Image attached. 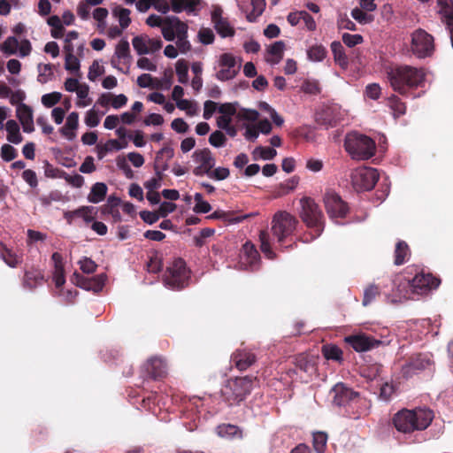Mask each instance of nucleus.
<instances>
[{
	"mask_svg": "<svg viewBox=\"0 0 453 453\" xmlns=\"http://www.w3.org/2000/svg\"><path fill=\"white\" fill-rule=\"evenodd\" d=\"M379 294V288L376 285H369L364 292L363 305L367 306L370 304Z\"/></svg>",
	"mask_w": 453,
	"mask_h": 453,
	"instance_id": "obj_55",
	"label": "nucleus"
},
{
	"mask_svg": "<svg viewBox=\"0 0 453 453\" xmlns=\"http://www.w3.org/2000/svg\"><path fill=\"white\" fill-rule=\"evenodd\" d=\"M440 284V280L434 278L429 273H418L411 281L401 283L398 286L399 295L392 299L393 303L402 302L411 298L408 291L402 292L401 288L405 289L407 287L411 288L412 293L417 295H423L433 288H436Z\"/></svg>",
	"mask_w": 453,
	"mask_h": 453,
	"instance_id": "obj_5",
	"label": "nucleus"
},
{
	"mask_svg": "<svg viewBox=\"0 0 453 453\" xmlns=\"http://www.w3.org/2000/svg\"><path fill=\"white\" fill-rule=\"evenodd\" d=\"M351 17L362 25L370 24L374 20L373 15L368 13V12L361 10L358 7H356L351 11Z\"/></svg>",
	"mask_w": 453,
	"mask_h": 453,
	"instance_id": "obj_40",
	"label": "nucleus"
},
{
	"mask_svg": "<svg viewBox=\"0 0 453 453\" xmlns=\"http://www.w3.org/2000/svg\"><path fill=\"white\" fill-rule=\"evenodd\" d=\"M332 51L334 53V60L336 63H338L341 66L345 67L348 65V58L343 52L342 46L338 42H334L331 44Z\"/></svg>",
	"mask_w": 453,
	"mask_h": 453,
	"instance_id": "obj_42",
	"label": "nucleus"
},
{
	"mask_svg": "<svg viewBox=\"0 0 453 453\" xmlns=\"http://www.w3.org/2000/svg\"><path fill=\"white\" fill-rule=\"evenodd\" d=\"M276 155L277 151L270 147L258 146L252 151V156L255 160L259 158L263 160H271L274 158Z\"/></svg>",
	"mask_w": 453,
	"mask_h": 453,
	"instance_id": "obj_36",
	"label": "nucleus"
},
{
	"mask_svg": "<svg viewBox=\"0 0 453 453\" xmlns=\"http://www.w3.org/2000/svg\"><path fill=\"white\" fill-rule=\"evenodd\" d=\"M69 214H73L83 219L86 223H90L94 220L96 210L94 207H81L73 212L65 213L67 218Z\"/></svg>",
	"mask_w": 453,
	"mask_h": 453,
	"instance_id": "obj_44",
	"label": "nucleus"
},
{
	"mask_svg": "<svg viewBox=\"0 0 453 453\" xmlns=\"http://www.w3.org/2000/svg\"><path fill=\"white\" fill-rule=\"evenodd\" d=\"M342 42L348 46V47H354L357 44L362 43L363 37L360 35H351V34H344L342 35Z\"/></svg>",
	"mask_w": 453,
	"mask_h": 453,
	"instance_id": "obj_64",
	"label": "nucleus"
},
{
	"mask_svg": "<svg viewBox=\"0 0 453 453\" xmlns=\"http://www.w3.org/2000/svg\"><path fill=\"white\" fill-rule=\"evenodd\" d=\"M214 27L217 32L222 37L233 36L234 34V28L230 26L226 19L218 20V22L213 23Z\"/></svg>",
	"mask_w": 453,
	"mask_h": 453,
	"instance_id": "obj_48",
	"label": "nucleus"
},
{
	"mask_svg": "<svg viewBox=\"0 0 453 453\" xmlns=\"http://www.w3.org/2000/svg\"><path fill=\"white\" fill-rule=\"evenodd\" d=\"M326 56V50L320 44L311 46L307 50V57L310 61L321 62Z\"/></svg>",
	"mask_w": 453,
	"mask_h": 453,
	"instance_id": "obj_34",
	"label": "nucleus"
},
{
	"mask_svg": "<svg viewBox=\"0 0 453 453\" xmlns=\"http://www.w3.org/2000/svg\"><path fill=\"white\" fill-rule=\"evenodd\" d=\"M284 50L285 43L282 41L275 42L267 48L265 61L272 65L279 64L283 58Z\"/></svg>",
	"mask_w": 453,
	"mask_h": 453,
	"instance_id": "obj_23",
	"label": "nucleus"
},
{
	"mask_svg": "<svg viewBox=\"0 0 453 453\" xmlns=\"http://www.w3.org/2000/svg\"><path fill=\"white\" fill-rule=\"evenodd\" d=\"M176 106L181 110L185 111L188 116H196L199 112V107L196 103L189 101L188 99L178 100Z\"/></svg>",
	"mask_w": 453,
	"mask_h": 453,
	"instance_id": "obj_45",
	"label": "nucleus"
},
{
	"mask_svg": "<svg viewBox=\"0 0 453 453\" xmlns=\"http://www.w3.org/2000/svg\"><path fill=\"white\" fill-rule=\"evenodd\" d=\"M130 13L131 12L128 9L120 6H117L112 10V15L118 19L122 29H126L130 25Z\"/></svg>",
	"mask_w": 453,
	"mask_h": 453,
	"instance_id": "obj_33",
	"label": "nucleus"
},
{
	"mask_svg": "<svg viewBox=\"0 0 453 453\" xmlns=\"http://www.w3.org/2000/svg\"><path fill=\"white\" fill-rule=\"evenodd\" d=\"M176 39V47L181 54H186L191 50V44L188 40V34L178 35Z\"/></svg>",
	"mask_w": 453,
	"mask_h": 453,
	"instance_id": "obj_59",
	"label": "nucleus"
},
{
	"mask_svg": "<svg viewBox=\"0 0 453 453\" xmlns=\"http://www.w3.org/2000/svg\"><path fill=\"white\" fill-rule=\"evenodd\" d=\"M302 90L306 94L317 95L320 88L318 81L307 80L303 83Z\"/></svg>",
	"mask_w": 453,
	"mask_h": 453,
	"instance_id": "obj_63",
	"label": "nucleus"
},
{
	"mask_svg": "<svg viewBox=\"0 0 453 453\" xmlns=\"http://www.w3.org/2000/svg\"><path fill=\"white\" fill-rule=\"evenodd\" d=\"M252 11L247 14V19L254 22L263 13L265 8V0H251Z\"/></svg>",
	"mask_w": 453,
	"mask_h": 453,
	"instance_id": "obj_39",
	"label": "nucleus"
},
{
	"mask_svg": "<svg viewBox=\"0 0 453 453\" xmlns=\"http://www.w3.org/2000/svg\"><path fill=\"white\" fill-rule=\"evenodd\" d=\"M235 366L241 370H246L255 362V356L247 350H237L232 356Z\"/></svg>",
	"mask_w": 453,
	"mask_h": 453,
	"instance_id": "obj_24",
	"label": "nucleus"
},
{
	"mask_svg": "<svg viewBox=\"0 0 453 453\" xmlns=\"http://www.w3.org/2000/svg\"><path fill=\"white\" fill-rule=\"evenodd\" d=\"M259 257L257 250L251 242H247L243 244L240 255V262L242 266L253 268L259 261Z\"/></svg>",
	"mask_w": 453,
	"mask_h": 453,
	"instance_id": "obj_21",
	"label": "nucleus"
},
{
	"mask_svg": "<svg viewBox=\"0 0 453 453\" xmlns=\"http://www.w3.org/2000/svg\"><path fill=\"white\" fill-rule=\"evenodd\" d=\"M260 239V248L262 252L268 257V258H273L274 253L273 252L271 249V244L269 242V234L266 231H261L259 234Z\"/></svg>",
	"mask_w": 453,
	"mask_h": 453,
	"instance_id": "obj_51",
	"label": "nucleus"
},
{
	"mask_svg": "<svg viewBox=\"0 0 453 453\" xmlns=\"http://www.w3.org/2000/svg\"><path fill=\"white\" fill-rule=\"evenodd\" d=\"M80 67H81L80 60L76 56H74V54L69 53V54L65 55V70L78 74L80 72Z\"/></svg>",
	"mask_w": 453,
	"mask_h": 453,
	"instance_id": "obj_52",
	"label": "nucleus"
},
{
	"mask_svg": "<svg viewBox=\"0 0 453 453\" xmlns=\"http://www.w3.org/2000/svg\"><path fill=\"white\" fill-rule=\"evenodd\" d=\"M226 137L221 131H214L209 137V142L215 148L223 147L226 144Z\"/></svg>",
	"mask_w": 453,
	"mask_h": 453,
	"instance_id": "obj_57",
	"label": "nucleus"
},
{
	"mask_svg": "<svg viewBox=\"0 0 453 453\" xmlns=\"http://www.w3.org/2000/svg\"><path fill=\"white\" fill-rule=\"evenodd\" d=\"M194 200L196 202L194 211L196 213H207L211 210V204L207 201L203 200L202 194L196 193Z\"/></svg>",
	"mask_w": 453,
	"mask_h": 453,
	"instance_id": "obj_49",
	"label": "nucleus"
},
{
	"mask_svg": "<svg viewBox=\"0 0 453 453\" xmlns=\"http://www.w3.org/2000/svg\"><path fill=\"white\" fill-rule=\"evenodd\" d=\"M388 106L395 118H399L406 112L405 104L395 95L388 98Z\"/></svg>",
	"mask_w": 453,
	"mask_h": 453,
	"instance_id": "obj_37",
	"label": "nucleus"
},
{
	"mask_svg": "<svg viewBox=\"0 0 453 453\" xmlns=\"http://www.w3.org/2000/svg\"><path fill=\"white\" fill-rule=\"evenodd\" d=\"M378 180V171L371 167L357 168L351 174L352 184L357 191L372 189Z\"/></svg>",
	"mask_w": 453,
	"mask_h": 453,
	"instance_id": "obj_10",
	"label": "nucleus"
},
{
	"mask_svg": "<svg viewBox=\"0 0 453 453\" xmlns=\"http://www.w3.org/2000/svg\"><path fill=\"white\" fill-rule=\"evenodd\" d=\"M437 9L448 27H453V0H437Z\"/></svg>",
	"mask_w": 453,
	"mask_h": 453,
	"instance_id": "obj_25",
	"label": "nucleus"
},
{
	"mask_svg": "<svg viewBox=\"0 0 453 453\" xmlns=\"http://www.w3.org/2000/svg\"><path fill=\"white\" fill-rule=\"evenodd\" d=\"M300 217L308 227L314 228L319 236L324 229V216L319 205L310 197L300 199Z\"/></svg>",
	"mask_w": 453,
	"mask_h": 453,
	"instance_id": "obj_6",
	"label": "nucleus"
},
{
	"mask_svg": "<svg viewBox=\"0 0 453 453\" xmlns=\"http://www.w3.org/2000/svg\"><path fill=\"white\" fill-rule=\"evenodd\" d=\"M0 155L4 161L10 162L17 157L18 153L13 146L5 143L1 147Z\"/></svg>",
	"mask_w": 453,
	"mask_h": 453,
	"instance_id": "obj_54",
	"label": "nucleus"
},
{
	"mask_svg": "<svg viewBox=\"0 0 453 453\" xmlns=\"http://www.w3.org/2000/svg\"><path fill=\"white\" fill-rule=\"evenodd\" d=\"M176 73L180 83L185 84L188 80V66L184 59H179L175 64Z\"/></svg>",
	"mask_w": 453,
	"mask_h": 453,
	"instance_id": "obj_46",
	"label": "nucleus"
},
{
	"mask_svg": "<svg viewBox=\"0 0 453 453\" xmlns=\"http://www.w3.org/2000/svg\"><path fill=\"white\" fill-rule=\"evenodd\" d=\"M387 79L391 88L402 95L410 89L421 87L426 79L423 68L411 65H396L388 69Z\"/></svg>",
	"mask_w": 453,
	"mask_h": 453,
	"instance_id": "obj_1",
	"label": "nucleus"
},
{
	"mask_svg": "<svg viewBox=\"0 0 453 453\" xmlns=\"http://www.w3.org/2000/svg\"><path fill=\"white\" fill-rule=\"evenodd\" d=\"M78 100L76 106L79 108H85L91 104L92 98L89 96V86L86 83H82L81 86L76 91Z\"/></svg>",
	"mask_w": 453,
	"mask_h": 453,
	"instance_id": "obj_32",
	"label": "nucleus"
},
{
	"mask_svg": "<svg viewBox=\"0 0 453 453\" xmlns=\"http://www.w3.org/2000/svg\"><path fill=\"white\" fill-rule=\"evenodd\" d=\"M43 281V276L41 272L34 270L26 272L23 284L26 288L33 289Z\"/></svg>",
	"mask_w": 453,
	"mask_h": 453,
	"instance_id": "obj_31",
	"label": "nucleus"
},
{
	"mask_svg": "<svg viewBox=\"0 0 453 453\" xmlns=\"http://www.w3.org/2000/svg\"><path fill=\"white\" fill-rule=\"evenodd\" d=\"M345 149L353 159L366 160L374 155L376 145L370 137L351 133L346 137Z\"/></svg>",
	"mask_w": 453,
	"mask_h": 453,
	"instance_id": "obj_3",
	"label": "nucleus"
},
{
	"mask_svg": "<svg viewBox=\"0 0 453 453\" xmlns=\"http://www.w3.org/2000/svg\"><path fill=\"white\" fill-rule=\"evenodd\" d=\"M16 117L19 120L23 131L25 133H32L35 131L34 126V111L27 104H20L16 108Z\"/></svg>",
	"mask_w": 453,
	"mask_h": 453,
	"instance_id": "obj_19",
	"label": "nucleus"
},
{
	"mask_svg": "<svg viewBox=\"0 0 453 453\" xmlns=\"http://www.w3.org/2000/svg\"><path fill=\"white\" fill-rule=\"evenodd\" d=\"M297 219L287 211H278L272 220V234L278 242H282L296 229Z\"/></svg>",
	"mask_w": 453,
	"mask_h": 453,
	"instance_id": "obj_8",
	"label": "nucleus"
},
{
	"mask_svg": "<svg viewBox=\"0 0 453 453\" xmlns=\"http://www.w3.org/2000/svg\"><path fill=\"white\" fill-rule=\"evenodd\" d=\"M81 270L85 273H93L96 269V264L88 257H83L79 261Z\"/></svg>",
	"mask_w": 453,
	"mask_h": 453,
	"instance_id": "obj_62",
	"label": "nucleus"
},
{
	"mask_svg": "<svg viewBox=\"0 0 453 453\" xmlns=\"http://www.w3.org/2000/svg\"><path fill=\"white\" fill-rule=\"evenodd\" d=\"M62 98V94L59 92H51L45 94L42 96V104L45 107H52L57 104Z\"/></svg>",
	"mask_w": 453,
	"mask_h": 453,
	"instance_id": "obj_56",
	"label": "nucleus"
},
{
	"mask_svg": "<svg viewBox=\"0 0 453 453\" xmlns=\"http://www.w3.org/2000/svg\"><path fill=\"white\" fill-rule=\"evenodd\" d=\"M411 50L418 58L433 54L434 50V37L423 29H417L411 34Z\"/></svg>",
	"mask_w": 453,
	"mask_h": 453,
	"instance_id": "obj_9",
	"label": "nucleus"
},
{
	"mask_svg": "<svg viewBox=\"0 0 453 453\" xmlns=\"http://www.w3.org/2000/svg\"><path fill=\"white\" fill-rule=\"evenodd\" d=\"M132 59L129 42L125 39L120 40L117 43L114 54L111 58V66L127 74L129 73Z\"/></svg>",
	"mask_w": 453,
	"mask_h": 453,
	"instance_id": "obj_11",
	"label": "nucleus"
},
{
	"mask_svg": "<svg viewBox=\"0 0 453 453\" xmlns=\"http://www.w3.org/2000/svg\"><path fill=\"white\" fill-rule=\"evenodd\" d=\"M0 257L10 266V267H16L18 266L21 261L22 258L20 256L13 252L12 250L5 248L4 251L0 254Z\"/></svg>",
	"mask_w": 453,
	"mask_h": 453,
	"instance_id": "obj_43",
	"label": "nucleus"
},
{
	"mask_svg": "<svg viewBox=\"0 0 453 453\" xmlns=\"http://www.w3.org/2000/svg\"><path fill=\"white\" fill-rule=\"evenodd\" d=\"M106 280V276L104 274L98 275L93 279V280H84L82 282H78L77 284L85 289L93 288L95 291L101 290L104 282Z\"/></svg>",
	"mask_w": 453,
	"mask_h": 453,
	"instance_id": "obj_38",
	"label": "nucleus"
},
{
	"mask_svg": "<svg viewBox=\"0 0 453 453\" xmlns=\"http://www.w3.org/2000/svg\"><path fill=\"white\" fill-rule=\"evenodd\" d=\"M189 273L184 260L175 259L164 275L165 285L171 289H180L188 285Z\"/></svg>",
	"mask_w": 453,
	"mask_h": 453,
	"instance_id": "obj_7",
	"label": "nucleus"
},
{
	"mask_svg": "<svg viewBox=\"0 0 453 453\" xmlns=\"http://www.w3.org/2000/svg\"><path fill=\"white\" fill-rule=\"evenodd\" d=\"M252 388L253 381L249 377L235 378L226 380L220 393L224 401L233 405L244 400Z\"/></svg>",
	"mask_w": 453,
	"mask_h": 453,
	"instance_id": "obj_4",
	"label": "nucleus"
},
{
	"mask_svg": "<svg viewBox=\"0 0 453 453\" xmlns=\"http://www.w3.org/2000/svg\"><path fill=\"white\" fill-rule=\"evenodd\" d=\"M61 177H63L67 183L74 188H81L84 184V178L78 173L71 175L64 173Z\"/></svg>",
	"mask_w": 453,
	"mask_h": 453,
	"instance_id": "obj_60",
	"label": "nucleus"
},
{
	"mask_svg": "<svg viewBox=\"0 0 453 453\" xmlns=\"http://www.w3.org/2000/svg\"><path fill=\"white\" fill-rule=\"evenodd\" d=\"M296 368L311 376L316 372L314 360L305 354L298 355L295 359Z\"/></svg>",
	"mask_w": 453,
	"mask_h": 453,
	"instance_id": "obj_28",
	"label": "nucleus"
},
{
	"mask_svg": "<svg viewBox=\"0 0 453 453\" xmlns=\"http://www.w3.org/2000/svg\"><path fill=\"white\" fill-rule=\"evenodd\" d=\"M322 352L324 357L326 359L332 360H341L342 352V350L335 345H325L322 348Z\"/></svg>",
	"mask_w": 453,
	"mask_h": 453,
	"instance_id": "obj_50",
	"label": "nucleus"
},
{
	"mask_svg": "<svg viewBox=\"0 0 453 453\" xmlns=\"http://www.w3.org/2000/svg\"><path fill=\"white\" fill-rule=\"evenodd\" d=\"M217 434L224 439H233L241 437V432L236 426L231 424H222L216 428Z\"/></svg>",
	"mask_w": 453,
	"mask_h": 453,
	"instance_id": "obj_30",
	"label": "nucleus"
},
{
	"mask_svg": "<svg viewBox=\"0 0 453 453\" xmlns=\"http://www.w3.org/2000/svg\"><path fill=\"white\" fill-rule=\"evenodd\" d=\"M345 341L357 352L370 350L380 344V342L365 334L350 335Z\"/></svg>",
	"mask_w": 453,
	"mask_h": 453,
	"instance_id": "obj_17",
	"label": "nucleus"
},
{
	"mask_svg": "<svg viewBox=\"0 0 453 453\" xmlns=\"http://www.w3.org/2000/svg\"><path fill=\"white\" fill-rule=\"evenodd\" d=\"M171 10L175 13L186 12L188 14L197 15L202 0H170Z\"/></svg>",
	"mask_w": 453,
	"mask_h": 453,
	"instance_id": "obj_20",
	"label": "nucleus"
},
{
	"mask_svg": "<svg viewBox=\"0 0 453 453\" xmlns=\"http://www.w3.org/2000/svg\"><path fill=\"white\" fill-rule=\"evenodd\" d=\"M188 24L181 21L177 16H167L165 17V25L162 28V35L166 41L173 42L178 35L188 34Z\"/></svg>",
	"mask_w": 453,
	"mask_h": 453,
	"instance_id": "obj_15",
	"label": "nucleus"
},
{
	"mask_svg": "<svg viewBox=\"0 0 453 453\" xmlns=\"http://www.w3.org/2000/svg\"><path fill=\"white\" fill-rule=\"evenodd\" d=\"M327 442V435L323 432L313 433V447L316 452L323 453Z\"/></svg>",
	"mask_w": 453,
	"mask_h": 453,
	"instance_id": "obj_47",
	"label": "nucleus"
},
{
	"mask_svg": "<svg viewBox=\"0 0 453 453\" xmlns=\"http://www.w3.org/2000/svg\"><path fill=\"white\" fill-rule=\"evenodd\" d=\"M229 174L230 172L228 168L217 167L213 171L211 170L207 176L217 180H226L229 176Z\"/></svg>",
	"mask_w": 453,
	"mask_h": 453,
	"instance_id": "obj_61",
	"label": "nucleus"
},
{
	"mask_svg": "<svg viewBox=\"0 0 453 453\" xmlns=\"http://www.w3.org/2000/svg\"><path fill=\"white\" fill-rule=\"evenodd\" d=\"M334 394L333 403L343 406L358 396V394L342 383H337L331 391Z\"/></svg>",
	"mask_w": 453,
	"mask_h": 453,
	"instance_id": "obj_18",
	"label": "nucleus"
},
{
	"mask_svg": "<svg viewBox=\"0 0 453 453\" xmlns=\"http://www.w3.org/2000/svg\"><path fill=\"white\" fill-rule=\"evenodd\" d=\"M430 365V359L426 356L418 355L413 358L410 363L406 364L403 369V374L405 377H410L419 371L426 369Z\"/></svg>",
	"mask_w": 453,
	"mask_h": 453,
	"instance_id": "obj_22",
	"label": "nucleus"
},
{
	"mask_svg": "<svg viewBox=\"0 0 453 453\" xmlns=\"http://www.w3.org/2000/svg\"><path fill=\"white\" fill-rule=\"evenodd\" d=\"M324 203L330 218L336 219L346 216L348 207L336 193L332 191L326 192L324 196Z\"/></svg>",
	"mask_w": 453,
	"mask_h": 453,
	"instance_id": "obj_16",
	"label": "nucleus"
},
{
	"mask_svg": "<svg viewBox=\"0 0 453 453\" xmlns=\"http://www.w3.org/2000/svg\"><path fill=\"white\" fill-rule=\"evenodd\" d=\"M19 42L14 36L8 37L1 45V50L7 55H12L17 52Z\"/></svg>",
	"mask_w": 453,
	"mask_h": 453,
	"instance_id": "obj_53",
	"label": "nucleus"
},
{
	"mask_svg": "<svg viewBox=\"0 0 453 453\" xmlns=\"http://www.w3.org/2000/svg\"><path fill=\"white\" fill-rule=\"evenodd\" d=\"M219 70L216 73V78L219 81H228L234 79L240 71L241 60L230 54L224 53L219 58Z\"/></svg>",
	"mask_w": 453,
	"mask_h": 453,
	"instance_id": "obj_12",
	"label": "nucleus"
},
{
	"mask_svg": "<svg viewBox=\"0 0 453 453\" xmlns=\"http://www.w3.org/2000/svg\"><path fill=\"white\" fill-rule=\"evenodd\" d=\"M106 193L107 186L103 182H96L92 186L88 200L90 203H98L104 199Z\"/></svg>",
	"mask_w": 453,
	"mask_h": 453,
	"instance_id": "obj_29",
	"label": "nucleus"
},
{
	"mask_svg": "<svg viewBox=\"0 0 453 453\" xmlns=\"http://www.w3.org/2000/svg\"><path fill=\"white\" fill-rule=\"evenodd\" d=\"M84 122L88 127H96L99 125L100 117L95 108H92L86 112Z\"/></svg>",
	"mask_w": 453,
	"mask_h": 453,
	"instance_id": "obj_58",
	"label": "nucleus"
},
{
	"mask_svg": "<svg viewBox=\"0 0 453 453\" xmlns=\"http://www.w3.org/2000/svg\"><path fill=\"white\" fill-rule=\"evenodd\" d=\"M38 81L42 84L47 83L53 77L52 65L50 64H40L37 66Z\"/></svg>",
	"mask_w": 453,
	"mask_h": 453,
	"instance_id": "obj_41",
	"label": "nucleus"
},
{
	"mask_svg": "<svg viewBox=\"0 0 453 453\" xmlns=\"http://www.w3.org/2000/svg\"><path fill=\"white\" fill-rule=\"evenodd\" d=\"M434 419V413L428 408L403 409L393 417L395 429L403 434L426 429Z\"/></svg>",
	"mask_w": 453,
	"mask_h": 453,
	"instance_id": "obj_2",
	"label": "nucleus"
},
{
	"mask_svg": "<svg viewBox=\"0 0 453 453\" xmlns=\"http://www.w3.org/2000/svg\"><path fill=\"white\" fill-rule=\"evenodd\" d=\"M409 256L410 250L407 243L404 242H398L395 250V264L396 265H403Z\"/></svg>",
	"mask_w": 453,
	"mask_h": 453,
	"instance_id": "obj_35",
	"label": "nucleus"
},
{
	"mask_svg": "<svg viewBox=\"0 0 453 453\" xmlns=\"http://www.w3.org/2000/svg\"><path fill=\"white\" fill-rule=\"evenodd\" d=\"M192 158L197 164L193 170L196 176L207 175L215 165V158L207 148L196 150L192 154Z\"/></svg>",
	"mask_w": 453,
	"mask_h": 453,
	"instance_id": "obj_13",
	"label": "nucleus"
},
{
	"mask_svg": "<svg viewBox=\"0 0 453 453\" xmlns=\"http://www.w3.org/2000/svg\"><path fill=\"white\" fill-rule=\"evenodd\" d=\"M148 372L155 380L163 377L166 373V364L159 357H153L148 361Z\"/></svg>",
	"mask_w": 453,
	"mask_h": 453,
	"instance_id": "obj_27",
	"label": "nucleus"
},
{
	"mask_svg": "<svg viewBox=\"0 0 453 453\" xmlns=\"http://www.w3.org/2000/svg\"><path fill=\"white\" fill-rule=\"evenodd\" d=\"M132 45L140 56L154 54L158 51L163 42L159 38H150L146 35H137L132 39Z\"/></svg>",
	"mask_w": 453,
	"mask_h": 453,
	"instance_id": "obj_14",
	"label": "nucleus"
},
{
	"mask_svg": "<svg viewBox=\"0 0 453 453\" xmlns=\"http://www.w3.org/2000/svg\"><path fill=\"white\" fill-rule=\"evenodd\" d=\"M4 128L7 132L6 139L10 143L17 145L23 141V136L20 133L19 125L16 120H7Z\"/></svg>",
	"mask_w": 453,
	"mask_h": 453,
	"instance_id": "obj_26",
	"label": "nucleus"
}]
</instances>
